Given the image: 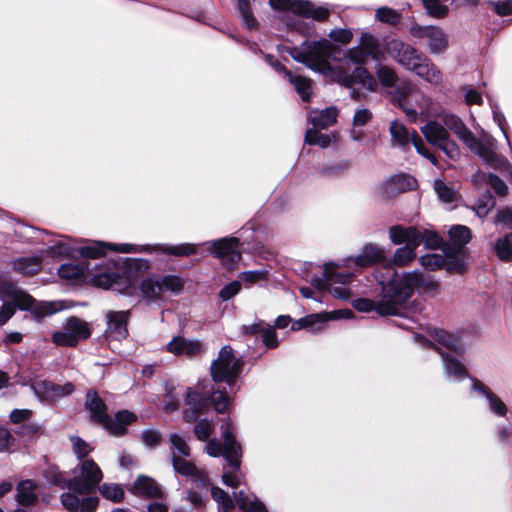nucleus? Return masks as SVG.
<instances>
[{"label":"nucleus","mask_w":512,"mask_h":512,"mask_svg":"<svg viewBox=\"0 0 512 512\" xmlns=\"http://www.w3.org/2000/svg\"><path fill=\"white\" fill-rule=\"evenodd\" d=\"M333 51L334 45L327 39H321L294 47L290 55L310 70L330 77L342 86L350 88L354 84H360L368 90H375L376 81L363 64L368 57L379 60L382 56L376 37L363 33L359 45L348 49L335 67L328 61Z\"/></svg>","instance_id":"nucleus-1"},{"label":"nucleus","mask_w":512,"mask_h":512,"mask_svg":"<svg viewBox=\"0 0 512 512\" xmlns=\"http://www.w3.org/2000/svg\"><path fill=\"white\" fill-rule=\"evenodd\" d=\"M441 122L429 120L420 128L425 139L439 148L449 159L458 161L461 149L450 137L452 132L472 153L476 154L487 165L500 166L505 162L496 153V140L487 133L478 139L456 114L444 112L438 114Z\"/></svg>","instance_id":"nucleus-2"},{"label":"nucleus","mask_w":512,"mask_h":512,"mask_svg":"<svg viewBox=\"0 0 512 512\" xmlns=\"http://www.w3.org/2000/svg\"><path fill=\"white\" fill-rule=\"evenodd\" d=\"M48 479L54 485L67 488L60 497L63 507L70 512H93L98 498L91 496L103 479V472L93 459H84L72 469L71 478L65 479L56 469L48 472Z\"/></svg>","instance_id":"nucleus-3"},{"label":"nucleus","mask_w":512,"mask_h":512,"mask_svg":"<svg viewBox=\"0 0 512 512\" xmlns=\"http://www.w3.org/2000/svg\"><path fill=\"white\" fill-rule=\"evenodd\" d=\"M148 268V261L142 259H133L123 265L108 262L103 266L96 267L94 271H90L88 266L67 263L58 269V274L62 279L69 281L88 277L96 287L111 289L121 294H132L135 291L139 270Z\"/></svg>","instance_id":"nucleus-4"},{"label":"nucleus","mask_w":512,"mask_h":512,"mask_svg":"<svg viewBox=\"0 0 512 512\" xmlns=\"http://www.w3.org/2000/svg\"><path fill=\"white\" fill-rule=\"evenodd\" d=\"M384 260L385 250L374 243H367L354 258L347 259L341 263H326L324 265V279L317 280L315 285L321 290H327L335 298L347 300L351 297V292L346 287V284L350 281L352 274L343 273L340 269L344 267L351 268L353 265L365 268Z\"/></svg>","instance_id":"nucleus-5"},{"label":"nucleus","mask_w":512,"mask_h":512,"mask_svg":"<svg viewBox=\"0 0 512 512\" xmlns=\"http://www.w3.org/2000/svg\"><path fill=\"white\" fill-rule=\"evenodd\" d=\"M435 296L439 293V282L430 275L419 271L405 273L401 278L393 279L384 287V299L378 306L382 314H400L406 307L414 290Z\"/></svg>","instance_id":"nucleus-6"},{"label":"nucleus","mask_w":512,"mask_h":512,"mask_svg":"<svg viewBox=\"0 0 512 512\" xmlns=\"http://www.w3.org/2000/svg\"><path fill=\"white\" fill-rule=\"evenodd\" d=\"M0 295L11 302H5L0 309V326L4 325L15 313V306L21 310H30L37 317L52 315L65 309L62 301H44L35 303V300L23 289L13 283H5L0 287Z\"/></svg>","instance_id":"nucleus-7"},{"label":"nucleus","mask_w":512,"mask_h":512,"mask_svg":"<svg viewBox=\"0 0 512 512\" xmlns=\"http://www.w3.org/2000/svg\"><path fill=\"white\" fill-rule=\"evenodd\" d=\"M223 431V444L218 440L212 439L206 445V452L209 456H223L228 463V468L224 469L222 481L225 485L236 488L242 483V475L239 472L241 464V446L236 441L232 433V425L229 421L221 426Z\"/></svg>","instance_id":"nucleus-8"},{"label":"nucleus","mask_w":512,"mask_h":512,"mask_svg":"<svg viewBox=\"0 0 512 512\" xmlns=\"http://www.w3.org/2000/svg\"><path fill=\"white\" fill-rule=\"evenodd\" d=\"M436 339L440 345L447 349V351H440L447 378L451 381H461L465 379L467 377L466 368L455 355H460L464 351L463 345L460 343L459 339L455 335L445 331L437 332Z\"/></svg>","instance_id":"nucleus-9"},{"label":"nucleus","mask_w":512,"mask_h":512,"mask_svg":"<svg viewBox=\"0 0 512 512\" xmlns=\"http://www.w3.org/2000/svg\"><path fill=\"white\" fill-rule=\"evenodd\" d=\"M185 285L184 279L174 274L151 275L144 278L139 289L144 299L156 301L164 298L166 293L179 294Z\"/></svg>","instance_id":"nucleus-10"},{"label":"nucleus","mask_w":512,"mask_h":512,"mask_svg":"<svg viewBox=\"0 0 512 512\" xmlns=\"http://www.w3.org/2000/svg\"><path fill=\"white\" fill-rule=\"evenodd\" d=\"M242 363L233 352V349L223 346L218 357L211 364V376L214 382H225L230 387L235 383L241 372Z\"/></svg>","instance_id":"nucleus-11"},{"label":"nucleus","mask_w":512,"mask_h":512,"mask_svg":"<svg viewBox=\"0 0 512 512\" xmlns=\"http://www.w3.org/2000/svg\"><path fill=\"white\" fill-rule=\"evenodd\" d=\"M171 454L174 470L184 476H190L195 480H204V472L183 457L189 456L190 448L185 439L178 434H171Z\"/></svg>","instance_id":"nucleus-12"},{"label":"nucleus","mask_w":512,"mask_h":512,"mask_svg":"<svg viewBox=\"0 0 512 512\" xmlns=\"http://www.w3.org/2000/svg\"><path fill=\"white\" fill-rule=\"evenodd\" d=\"M90 335L91 329L85 320L70 317L60 330L52 334V341L58 346H75L79 341L88 339Z\"/></svg>","instance_id":"nucleus-13"},{"label":"nucleus","mask_w":512,"mask_h":512,"mask_svg":"<svg viewBox=\"0 0 512 512\" xmlns=\"http://www.w3.org/2000/svg\"><path fill=\"white\" fill-rule=\"evenodd\" d=\"M387 51L399 65L412 72L425 57L416 48L398 39L387 43Z\"/></svg>","instance_id":"nucleus-14"},{"label":"nucleus","mask_w":512,"mask_h":512,"mask_svg":"<svg viewBox=\"0 0 512 512\" xmlns=\"http://www.w3.org/2000/svg\"><path fill=\"white\" fill-rule=\"evenodd\" d=\"M410 33L416 38L426 39L431 54H443L448 48V37L439 27L415 25L410 28Z\"/></svg>","instance_id":"nucleus-15"},{"label":"nucleus","mask_w":512,"mask_h":512,"mask_svg":"<svg viewBox=\"0 0 512 512\" xmlns=\"http://www.w3.org/2000/svg\"><path fill=\"white\" fill-rule=\"evenodd\" d=\"M390 133L399 145L406 146L412 143L419 154L429 159L432 164L437 165V159L429 152L415 130L409 131L401 122L393 121L390 125Z\"/></svg>","instance_id":"nucleus-16"},{"label":"nucleus","mask_w":512,"mask_h":512,"mask_svg":"<svg viewBox=\"0 0 512 512\" xmlns=\"http://www.w3.org/2000/svg\"><path fill=\"white\" fill-rule=\"evenodd\" d=\"M270 5L275 9L291 11L315 20H324L329 12L324 7H315L309 1L302 0H269Z\"/></svg>","instance_id":"nucleus-17"},{"label":"nucleus","mask_w":512,"mask_h":512,"mask_svg":"<svg viewBox=\"0 0 512 512\" xmlns=\"http://www.w3.org/2000/svg\"><path fill=\"white\" fill-rule=\"evenodd\" d=\"M206 244L209 249L213 250L215 256L218 257L222 264L228 269H231L241 258V253L238 249L239 241L237 238H222Z\"/></svg>","instance_id":"nucleus-18"},{"label":"nucleus","mask_w":512,"mask_h":512,"mask_svg":"<svg viewBox=\"0 0 512 512\" xmlns=\"http://www.w3.org/2000/svg\"><path fill=\"white\" fill-rule=\"evenodd\" d=\"M416 179L410 175L399 174L392 176L379 184L376 193L381 198H393L399 193L410 191L416 187Z\"/></svg>","instance_id":"nucleus-19"},{"label":"nucleus","mask_w":512,"mask_h":512,"mask_svg":"<svg viewBox=\"0 0 512 512\" xmlns=\"http://www.w3.org/2000/svg\"><path fill=\"white\" fill-rule=\"evenodd\" d=\"M105 248H109L115 252L120 253H138L148 251L149 247L137 246L133 244H110L104 242H93L89 245L83 246L79 249V253L83 257L97 258L104 253Z\"/></svg>","instance_id":"nucleus-20"},{"label":"nucleus","mask_w":512,"mask_h":512,"mask_svg":"<svg viewBox=\"0 0 512 512\" xmlns=\"http://www.w3.org/2000/svg\"><path fill=\"white\" fill-rule=\"evenodd\" d=\"M266 62L271 65L276 71L284 74V77L295 87L297 93L303 101H308L311 96V80L300 76L294 75L288 71L285 66L275 60L271 55L265 57Z\"/></svg>","instance_id":"nucleus-21"},{"label":"nucleus","mask_w":512,"mask_h":512,"mask_svg":"<svg viewBox=\"0 0 512 512\" xmlns=\"http://www.w3.org/2000/svg\"><path fill=\"white\" fill-rule=\"evenodd\" d=\"M165 350L175 356L193 357L200 355L204 348L201 341L197 339L175 336L166 344Z\"/></svg>","instance_id":"nucleus-22"},{"label":"nucleus","mask_w":512,"mask_h":512,"mask_svg":"<svg viewBox=\"0 0 512 512\" xmlns=\"http://www.w3.org/2000/svg\"><path fill=\"white\" fill-rule=\"evenodd\" d=\"M130 312L126 311H108L106 313L107 327L105 333L107 337L115 340L124 339L128 335L127 323Z\"/></svg>","instance_id":"nucleus-23"},{"label":"nucleus","mask_w":512,"mask_h":512,"mask_svg":"<svg viewBox=\"0 0 512 512\" xmlns=\"http://www.w3.org/2000/svg\"><path fill=\"white\" fill-rule=\"evenodd\" d=\"M419 92L414 83L406 81L400 85L394 95V99L411 122L417 121V109L412 105L411 99Z\"/></svg>","instance_id":"nucleus-24"},{"label":"nucleus","mask_w":512,"mask_h":512,"mask_svg":"<svg viewBox=\"0 0 512 512\" xmlns=\"http://www.w3.org/2000/svg\"><path fill=\"white\" fill-rule=\"evenodd\" d=\"M353 312L349 309L334 310L307 315V329L312 333H319L327 327L329 321L349 318Z\"/></svg>","instance_id":"nucleus-25"},{"label":"nucleus","mask_w":512,"mask_h":512,"mask_svg":"<svg viewBox=\"0 0 512 512\" xmlns=\"http://www.w3.org/2000/svg\"><path fill=\"white\" fill-rule=\"evenodd\" d=\"M390 241L395 245L412 244L420 245L421 230L416 227H403L401 225L391 226L388 230Z\"/></svg>","instance_id":"nucleus-26"},{"label":"nucleus","mask_w":512,"mask_h":512,"mask_svg":"<svg viewBox=\"0 0 512 512\" xmlns=\"http://www.w3.org/2000/svg\"><path fill=\"white\" fill-rule=\"evenodd\" d=\"M130 491L140 497L162 498L163 492L158 483L145 475H139L132 484Z\"/></svg>","instance_id":"nucleus-27"},{"label":"nucleus","mask_w":512,"mask_h":512,"mask_svg":"<svg viewBox=\"0 0 512 512\" xmlns=\"http://www.w3.org/2000/svg\"><path fill=\"white\" fill-rule=\"evenodd\" d=\"M471 385L473 391L485 396L492 413L499 417H504L507 414L508 409L506 404L489 388L476 379H471Z\"/></svg>","instance_id":"nucleus-28"},{"label":"nucleus","mask_w":512,"mask_h":512,"mask_svg":"<svg viewBox=\"0 0 512 512\" xmlns=\"http://www.w3.org/2000/svg\"><path fill=\"white\" fill-rule=\"evenodd\" d=\"M418 77L432 86L443 83V74L440 69L428 58L424 57L413 71Z\"/></svg>","instance_id":"nucleus-29"},{"label":"nucleus","mask_w":512,"mask_h":512,"mask_svg":"<svg viewBox=\"0 0 512 512\" xmlns=\"http://www.w3.org/2000/svg\"><path fill=\"white\" fill-rule=\"evenodd\" d=\"M352 168L349 159L339 158L324 162L319 168V174L329 179H338L345 176Z\"/></svg>","instance_id":"nucleus-30"},{"label":"nucleus","mask_w":512,"mask_h":512,"mask_svg":"<svg viewBox=\"0 0 512 512\" xmlns=\"http://www.w3.org/2000/svg\"><path fill=\"white\" fill-rule=\"evenodd\" d=\"M136 420V416L129 411H119L114 419L109 416L103 427L112 435L119 436L125 433L126 427Z\"/></svg>","instance_id":"nucleus-31"},{"label":"nucleus","mask_w":512,"mask_h":512,"mask_svg":"<svg viewBox=\"0 0 512 512\" xmlns=\"http://www.w3.org/2000/svg\"><path fill=\"white\" fill-rule=\"evenodd\" d=\"M308 118L314 128L326 129L336 123L337 110L335 107L312 110L308 113Z\"/></svg>","instance_id":"nucleus-32"},{"label":"nucleus","mask_w":512,"mask_h":512,"mask_svg":"<svg viewBox=\"0 0 512 512\" xmlns=\"http://www.w3.org/2000/svg\"><path fill=\"white\" fill-rule=\"evenodd\" d=\"M16 500L22 506H32L38 500L37 485L32 480L21 481L16 487Z\"/></svg>","instance_id":"nucleus-33"},{"label":"nucleus","mask_w":512,"mask_h":512,"mask_svg":"<svg viewBox=\"0 0 512 512\" xmlns=\"http://www.w3.org/2000/svg\"><path fill=\"white\" fill-rule=\"evenodd\" d=\"M86 406L97 423L102 426L104 423H107L108 414L106 413V406L95 392L87 393Z\"/></svg>","instance_id":"nucleus-34"},{"label":"nucleus","mask_w":512,"mask_h":512,"mask_svg":"<svg viewBox=\"0 0 512 512\" xmlns=\"http://www.w3.org/2000/svg\"><path fill=\"white\" fill-rule=\"evenodd\" d=\"M235 502L243 512H267L266 507L254 495L243 491L234 494Z\"/></svg>","instance_id":"nucleus-35"},{"label":"nucleus","mask_w":512,"mask_h":512,"mask_svg":"<svg viewBox=\"0 0 512 512\" xmlns=\"http://www.w3.org/2000/svg\"><path fill=\"white\" fill-rule=\"evenodd\" d=\"M40 267L39 256L20 257L13 261V269L23 275H33L40 270Z\"/></svg>","instance_id":"nucleus-36"},{"label":"nucleus","mask_w":512,"mask_h":512,"mask_svg":"<svg viewBox=\"0 0 512 512\" xmlns=\"http://www.w3.org/2000/svg\"><path fill=\"white\" fill-rule=\"evenodd\" d=\"M21 383L24 386L29 385L34 395L40 401L49 402V398L53 397L50 389L52 382L40 378H35L33 380H23Z\"/></svg>","instance_id":"nucleus-37"},{"label":"nucleus","mask_w":512,"mask_h":512,"mask_svg":"<svg viewBox=\"0 0 512 512\" xmlns=\"http://www.w3.org/2000/svg\"><path fill=\"white\" fill-rule=\"evenodd\" d=\"M411 103L417 109V118L429 119L438 116L432 111V100L421 92L415 94Z\"/></svg>","instance_id":"nucleus-38"},{"label":"nucleus","mask_w":512,"mask_h":512,"mask_svg":"<svg viewBox=\"0 0 512 512\" xmlns=\"http://www.w3.org/2000/svg\"><path fill=\"white\" fill-rule=\"evenodd\" d=\"M185 402L190 408L185 411L184 417L186 421L191 422L197 417V413L202 408L203 400L197 392L189 389L186 394Z\"/></svg>","instance_id":"nucleus-39"},{"label":"nucleus","mask_w":512,"mask_h":512,"mask_svg":"<svg viewBox=\"0 0 512 512\" xmlns=\"http://www.w3.org/2000/svg\"><path fill=\"white\" fill-rule=\"evenodd\" d=\"M419 245L408 244L395 250L393 263L397 266H408L416 257V248Z\"/></svg>","instance_id":"nucleus-40"},{"label":"nucleus","mask_w":512,"mask_h":512,"mask_svg":"<svg viewBox=\"0 0 512 512\" xmlns=\"http://www.w3.org/2000/svg\"><path fill=\"white\" fill-rule=\"evenodd\" d=\"M450 241L452 244L461 248L466 245L471 239V231L468 227L463 225H456L450 228L448 231Z\"/></svg>","instance_id":"nucleus-41"},{"label":"nucleus","mask_w":512,"mask_h":512,"mask_svg":"<svg viewBox=\"0 0 512 512\" xmlns=\"http://www.w3.org/2000/svg\"><path fill=\"white\" fill-rule=\"evenodd\" d=\"M335 141V136L322 134L316 129H309L305 134V143L311 145H318L321 148H326Z\"/></svg>","instance_id":"nucleus-42"},{"label":"nucleus","mask_w":512,"mask_h":512,"mask_svg":"<svg viewBox=\"0 0 512 512\" xmlns=\"http://www.w3.org/2000/svg\"><path fill=\"white\" fill-rule=\"evenodd\" d=\"M100 494L112 502H120L124 498V490L119 484L104 483L97 487Z\"/></svg>","instance_id":"nucleus-43"},{"label":"nucleus","mask_w":512,"mask_h":512,"mask_svg":"<svg viewBox=\"0 0 512 512\" xmlns=\"http://www.w3.org/2000/svg\"><path fill=\"white\" fill-rule=\"evenodd\" d=\"M494 251L502 260H512V233L499 238L495 245Z\"/></svg>","instance_id":"nucleus-44"},{"label":"nucleus","mask_w":512,"mask_h":512,"mask_svg":"<svg viewBox=\"0 0 512 512\" xmlns=\"http://www.w3.org/2000/svg\"><path fill=\"white\" fill-rule=\"evenodd\" d=\"M210 403L218 413H224L229 410L231 399L225 391L215 390L211 393Z\"/></svg>","instance_id":"nucleus-45"},{"label":"nucleus","mask_w":512,"mask_h":512,"mask_svg":"<svg viewBox=\"0 0 512 512\" xmlns=\"http://www.w3.org/2000/svg\"><path fill=\"white\" fill-rule=\"evenodd\" d=\"M434 190L439 197V199L446 203H451L455 201L458 197V193L453 188L449 187L442 180H435L434 182Z\"/></svg>","instance_id":"nucleus-46"},{"label":"nucleus","mask_w":512,"mask_h":512,"mask_svg":"<svg viewBox=\"0 0 512 512\" xmlns=\"http://www.w3.org/2000/svg\"><path fill=\"white\" fill-rule=\"evenodd\" d=\"M212 498L218 503L219 512H230L233 508V500L221 488L213 487L211 489Z\"/></svg>","instance_id":"nucleus-47"},{"label":"nucleus","mask_w":512,"mask_h":512,"mask_svg":"<svg viewBox=\"0 0 512 512\" xmlns=\"http://www.w3.org/2000/svg\"><path fill=\"white\" fill-rule=\"evenodd\" d=\"M386 285L383 284L382 286V295L381 299L378 302H374L370 299H358L354 301V308L360 312H370V311H376L377 314L381 316H393L394 314H382L378 311V306L383 302L384 299V287Z\"/></svg>","instance_id":"nucleus-48"},{"label":"nucleus","mask_w":512,"mask_h":512,"mask_svg":"<svg viewBox=\"0 0 512 512\" xmlns=\"http://www.w3.org/2000/svg\"><path fill=\"white\" fill-rule=\"evenodd\" d=\"M70 441L73 452L79 461L89 459L88 455L92 452L93 448L87 442L78 436H71Z\"/></svg>","instance_id":"nucleus-49"},{"label":"nucleus","mask_w":512,"mask_h":512,"mask_svg":"<svg viewBox=\"0 0 512 512\" xmlns=\"http://www.w3.org/2000/svg\"><path fill=\"white\" fill-rule=\"evenodd\" d=\"M422 267L429 271H435L442 268L445 264V260L440 254H426L419 259Z\"/></svg>","instance_id":"nucleus-50"},{"label":"nucleus","mask_w":512,"mask_h":512,"mask_svg":"<svg viewBox=\"0 0 512 512\" xmlns=\"http://www.w3.org/2000/svg\"><path fill=\"white\" fill-rule=\"evenodd\" d=\"M375 18L380 22L395 25L400 21L401 15L391 8L381 7L376 10Z\"/></svg>","instance_id":"nucleus-51"},{"label":"nucleus","mask_w":512,"mask_h":512,"mask_svg":"<svg viewBox=\"0 0 512 512\" xmlns=\"http://www.w3.org/2000/svg\"><path fill=\"white\" fill-rule=\"evenodd\" d=\"M423 5L429 15L441 18L448 12V7L441 0H422Z\"/></svg>","instance_id":"nucleus-52"},{"label":"nucleus","mask_w":512,"mask_h":512,"mask_svg":"<svg viewBox=\"0 0 512 512\" xmlns=\"http://www.w3.org/2000/svg\"><path fill=\"white\" fill-rule=\"evenodd\" d=\"M268 272L266 270H253V271H244L240 273L239 279L247 284V286H251L253 284L259 283L267 279Z\"/></svg>","instance_id":"nucleus-53"},{"label":"nucleus","mask_w":512,"mask_h":512,"mask_svg":"<svg viewBox=\"0 0 512 512\" xmlns=\"http://www.w3.org/2000/svg\"><path fill=\"white\" fill-rule=\"evenodd\" d=\"M495 202L493 197L487 193L485 194L473 207L475 214L479 217H485L489 211L494 207Z\"/></svg>","instance_id":"nucleus-54"},{"label":"nucleus","mask_w":512,"mask_h":512,"mask_svg":"<svg viewBox=\"0 0 512 512\" xmlns=\"http://www.w3.org/2000/svg\"><path fill=\"white\" fill-rule=\"evenodd\" d=\"M376 75L379 81L387 87L393 86L397 81L396 72L387 66H379L376 70Z\"/></svg>","instance_id":"nucleus-55"},{"label":"nucleus","mask_w":512,"mask_h":512,"mask_svg":"<svg viewBox=\"0 0 512 512\" xmlns=\"http://www.w3.org/2000/svg\"><path fill=\"white\" fill-rule=\"evenodd\" d=\"M238 10L242 17L243 23L250 29L254 28L256 26V20L251 14L250 4L248 0H239Z\"/></svg>","instance_id":"nucleus-56"},{"label":"nucleus","mask_w":512,"mask_h":512,"mask_svg":"<svg viewBox=\"0 0 512 512\" xmlns=\"http://www.w3.org/2000/svg\"><path fill=\"white\" fill-rule=\"evenodd\" d=\"M214 425L208 420H200L194 427V433L198 440L206 441L212 434Z\"/></svg>","instance_id":"nucleus-57"},{"label":"nucleus","mask_w":512,"mask_h":512,"mask_svg":"<svg viewBox=\"0 0 512 512\" xmlns=\"http://www.w3.org/2000/svg\"><path fill=\"white\" fill-rule=\"evenodd\" d=\"M50 389L53 397L49 398V402H54L70 395L74 391V386L71 383H65L63 385L52 383Z\"/></svg>","instance_id":"nucleus-58"},{"label":"nucleus","mask_w":512,"mask_h":512,"mask_svg":"<svg viewBox=\"0 0 512 512\" xmlns=\"http://www.w3.org/2000/svg\"><path fill=\"white\" fill-rule=\"evenodd\" d=\"M421 242H424L427 248L436 249L441 246L442 239L435 231L424 229L421 230Z\"/></svg>","instance_id":"nucleus-59"},{"label":"nucleus","mask_w":512,"mask_h":512,"mask_svg":"<svg viewBox=\"0 0 512 512\" xmlns=\"http://www.w3.org/2000/svg\"><path fill=\"white\" fill-rule=\"evenodd\" d=\"M329 37L332 41L347 45L351 42L353 38V33L350 29H333L329 32Z\"/></svg>","instance_id":"nucleus-60"},{"label":"nucleus","mask_w":512,"mask_h":512,"mask_svg":"<svg viewBox=\"0 0 512 512\" xmlns=\"http://www.w3.org/2000/svg\"><path fill=\"white\" fill-rule=\"evenodd\" d=\"M163 251L176 256H188L196 251V247L192 244H180L163 248Z\"/></svg>","instance_id":"nucleus-61"},{"label":"nucleus","mask_w":512,"mask_h":512,"mask_svg":"<svg viewBox=\"0 0 512 512\" xmlns=\"http://www.w3.org/2000/svg\"><path fill=\"white\" fill-rule=\"evenodd\" d=\"M241 289L240 281H232L225 285L219 292V297L223 301H227L237 295Z\"/></svg>","instance_id":"nucleus-62"},{"label":"nucleus","mask_w":512,"mask_h":512,"mask_svg":"<svg viewBox=\"0 0 512 512\" xmlns=\"http://www.w3.org/2000/svg\"><path fill=\"white\" fill-rule=\"evenodd\" d=\"M444 267L449 273L461 274L466 270V262L463 257H456L445 262Z\"/></svg>","instance_id":"nucleus-63"},{"label":"nucleus","mask_w":512,"mask_h":512,"mask_svg":"<svg viewBox=\"0 0 512 512\" xmlns=\"http://www.w3.org/2000/svg\"><path fill=\"white\" fill-rule=\"evenodd\" d=\"M495 224H500L503 226L511 227L512 226V208H503L498 211L495 220Z\"/></svg>","instance_id":"nucleus-64"}]
</instances>
